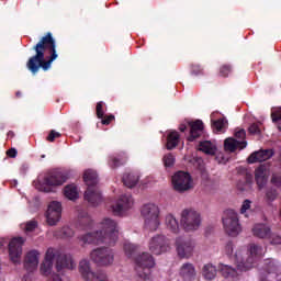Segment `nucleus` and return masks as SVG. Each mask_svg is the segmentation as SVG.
Wrapping results in <instances>:
<instances>
[{
    "label": "nucleus",
    "mask_w": 281,
    "mask_h": 281,
    "mask_svg": "<svg viewBox=\"0 0 281 281\" xmlns=\"http://www.w3.org/2000/svg\"><path fill=\"white\" fill-rule=\"evenodd\" d=\"M265 248L258 244H249L235 249L234 241H228L224 246V254L233 260L236 268L218 263L217 269L223 278H238L240 273L254 269L260 258L265 256Z\"/></svg>",
    "instance_id": "nucleus-1"
},
{
    "label": "nucleus",
    "mask_w": 281,
    "mask_h": 281,
    "mask_svg": "<svg viewBox=\"0 0 281 281\" xmlns=\"http://www.w3.org/2000/svg\"><path fill=\"white\" fill-rule=\"evenodd\" d=\"M35 55L31 57L26 64L29 71L36 76L38 69L47 71L52 68V64L58 54L56 53V40L52 36V33H47L41 41L34 46Z\"/></svg>",
    "instance_id": "nucleus-2"
},
{
    "label": "nucleus",
    "mask_w": 281,
    "mask_h": 281,
    "mask_svg": "<svg viewBox=\"0 0 281 281\" xmlns=\"http://www.w3.org/2000/svg\"><path fill=\"white\" fill-rule=\"evenodd\" d=\"M100 229L94 233H87L79 237L82 245H115L120 236V226L115 220L104 217L99 223Z\"/></svg>",
    "instance_id": "nucleus-3"
},
{
    "label": "nucleus",
    "mask_w": 281,
    "mask_h": 281,
    "mask_svg": "<svg viewBox=\"0 0 281 281\" xmlns=\"http://www.w3.org/2000/svg\"><path fill=\"white\" fill-rule=\"evenodd\" d=\"M54 260H56L55 268L58 273H60L63 269H68L69 271L76 269V261H74L71 255H63L58 248L50 247L46 250L44 260L40 266L42 276H52Z\"/></svg>",
    "instance_id": "nucleus-4"
},
{
    "label": "nucleus",
    "mask_w": 281,
    "mask_h": 281,
    "mask_svg": "<svg viewBox=\"0 0 281 281\" xmlns=\"http://www.w3.org/2000/svg\"><path fill=\"white\" fill-rule=\"evenodd\" d=\"M67 181V176L60 171H54L44 176H40L35 180L34 187L38 192H46L47 194L56 192V188L63 186Z\"/></svg>",
    "instance_id": "nucleus-5"
},
{
    "label": "nucleus",
    "mask_w": 281,
    "mask_h": 281,
    "mask_svg": "<svg viewBox=\"0 0 281 281\" xmlns=\"http://www.w3.org/2000/svg\"><path fill=\"white\" fill-rule=\"evenodd\" d=\"M140 215L144 218V227L148 232H157L161 226V209L153 202L146 203L140 209Z\"/></svg>",
    "instance_id": "nucleus-6"
},
{
    "label": "nucleus",
    "mask_w": 281,
    "mask_h": 281,
    "mask_svg": "<svg viewBox=\"0 0 281 281\" xmlns=\"http://www.w3.org/2000/svg\"><path fill=\"white\" fill-rule=\"evenodd\" d=\"M222 223L225 234L231 236V238H236L243 232L238 213L232 209L224 211Z\"/></svg>",
    "instance_id": "nucleus-7"
},
{
    "label": "nucleus",
    "mask_w": 281,
    "mask_h": 281,
    "mask_svg": "<svg viewBox=\"0 0 281 281\" xmlns=\"http://www.w3.org/2000/svg\"><path fill=\"white\" fill-rule=\"evenodd\" d=\"M155 267V258L148 252H143L135 258V271L142 280H150V269Z\"/></svg>",
    "instance_id": "nucleus-8"
},
{
    "label": "nucleus",
    "mask_w": 281,
    "mask_h": 281,
    "mask_svg": "<svg viewBox=\"0 0 281 281\" xmlns=\"http://www.w3.org/2000/svg\"><path fill=\"white\" fill-rule=\"evenodd\" d=\"M180 223L186 232H196L201 227V213L194 209H184L180 215Z\"/></svg>",
    "instance_id": "nucleus-9"
},
{
    "label": "nucleus",
    "mask_w": 281,
    "mask_h": 281,
    "mask_svg": "<svg viewBox=\"0 0 281 281\" xmlns=\"http://www.w3.org/2000/svg\"><path fill=\"white\" fill-rule=\"evenodd\" d=\"M259 281H281V263L274 259H268L259 273Z\"/></svg>",
    "instance_id": "nucleus-10"
},
{
    "label": "nucleus",
    "mask_w": 281,
    "mask_h": 281,
    "mask_svg": "<svg viewBox=\"0 0 281 281\" xmlns=\"http://www.w3.org/2000/svg\"><path fill=\"white\" fill-rule=\"evenodd\" d=\"M175 245L177 256L182 260H190L194 256V249H196V241L194 239L177 237Z\"/></svg>",
    "instance_id": "nucleus-11"
},
{
    "label": "nucleus",
    "mask_w": 281,
    "mask_h": 281,
    "mask_svg": "<svg viewBox=\"0 0 281 281\" xmlns=\"http://www.w3.org/2000/svg\"><path fill=\"white\" fill-rule=\"evenodd\" d=\"M90 259L99 267H111L115 260V252L110 248H95L90 252Z\"/></svg>",
    "instance_id": "nucleus-12"
},
{
    "label": "nucleus",
    "mask_w": 281,
    "mask_h": 281,
    "mask_svg": "<svg viewBox=\"0 0 281 281\" xmlns=\"http://www.w3.org/2000/svg\"><path fill=\"white\" fill-rule=\"evenodd\" d=\"M171 181L173 190H176V192L183 193L188 192V190H192L193 188L192 176L184 171L176 172Z\"/></svg>",
    "instance_id": "nucleus-13"
},
{
    "label": "nucleus",
    "mask_w": 281,
    "mask_h": 281,
    "mask_svg": "<svg viewBox=\"0 0 281 281\" xmlns=\"http://www.w3.org/2000/svg\"><path fill=\"white\" fill-rule=\"evenodd\" d=\"M23 245H25L24 237H14L9 243V258L13 265H21V257L23 256Z\"/></svg>",
    "instance_id": "nucleus-14"
},
{
    "label": "nucleus",
    "mask_w": 281,
    "mask_h": 281,
    "mask_svg": "<svg viewBox=\"0 0 281 281\" xmlns=\"http://www.w3.org/2000/svg\"><path fill=\"white\" fill-rule=\"evenodd\" d=\"M45 216L47 225H50V227L58 225L63 216V204L58 201L50 202L48 204Z\"/></svg>",
    "instance_id": "nucleus-15"
},
{
    "label": "nucleus",
    "mask_w": 281,
    "mask_h": 281,
    "mask_svg": "<svg viewBox=\"0 0 281 281\" xmlns=\"http://www.w3.org/2000/svg\"><path fill=\"white\" fill-rule=\"evenodd\" d=\"M149 250L155 256H161V254L170 251V240L164 235L154 236L149 240Z\"/></svg>",
    "instance_id": "nucleus-16"
},
{
    "label": "nucleus",
    "mask_w": 281,
    "mask_h": 281,
    "mask_svg": "<svg viewBox=\"0 0 281 281\" xmlns=\"http://www.w3.org/2000/svg\"><path fill=\"white\" fill-rule=\"evenodd\" d=\"M133 196L128 193L122 194L114 205H112L113 214L116 216H123L124 213L128 212L133 207Z\"/></svg>",
    "instance_id": "nucleus-17"
},
{
    "label": "nucleus",
    "mask_w": 281,
    "mask_h": 281,
    "mask_svg": "<svg viewBox=\"0 0 281 281\" xmlns=\"http://www.w3.org/2000/svg\"><path fill=\"white\" fill-rule=\"evenodd\" d=\"M190 126V135L188 136V142H194V139L203 135V121L196 120L195 122H184L180 124L179 131L181 133L186 132V128Z\"/></svg>",
    "instance_id": "nucleus-18"
},
{
    "label": "nucleus",
    "mask_w": 281,
    "mask_h": 281,
    "mask_svg": "<svg viewBox=\"0 0 281 281\" xmlns=\"http://www.w3.org/2000/svg\"><path fill=\"white\" fill-rule=\"evenodd\" d=\"M41 259V252L38 250H30L24 259V269L26 271H36L38 269V262Z\"/></svg>",
    "instance_id": "nucleus-19"
},
{
    "label": "nucleus",
    "mask_w": 281,
    "mask_h": 281,
    "mask_svg": "<svg viewBox=\"0 0 281 281\" xmlns=\"http://www.w3.org/2000/svg\"><path fill=\"white\" fill-rule=\"evenodd\" d=\"M269 167L267 165H261L255 170V180L259 188V190H262L265 186H267V181H269Z\"/></svg>",
    "instance_id": "nucleus-20"
},
{
    "label": "nucleus",
    "mask_w": 281,
    "mask_h": 281,
    "mask_svg": "<svg viewBox=\"0 0 281 281\" xmlns=\"http://www.w3.org/2000/svg\"><path fill=\"white\" fill-rule=\"evenodd\" d=\"M251 232L255 238H260L261 240L271 238V226L269 224L257 223L252 226Z\"/></svg>",
    "instance_id": "nucleus-21"
},
{
    "label": "nucleus",
    "mask_w": 281,
    "mask_h": 281,
    "mask_svg": "<svg viewBox=\"0 0 281 281\" xmlns=\"http://www.w3.org/2000/svg\"><path fill=\"white\" fill-rule=\"evenodd\" d=\"M273 157V149H260L254 151L247 159L248 164H260Z\"/></svg>",
    "instance_id": "nucleus-22"
},
{
    "label": "nucleus",
    "mask_w": 281,
    "mask_h": 281,
    "mask_svg": "<svg viewBox=\"0 0 281 281\" xmlns=\"http://www.w3.org/2000/svg\"><path fill=\"white\" fill-rule=\"evenodd\" d=\"M85 200L88 201L90 205H100V203H102V193L100 192V189L97 187H88L85 192Z\"/></svg>",
    "instance_id": "nucleus-23"
},
{
    "label": "nucleus",
    "mask_w": 281,
    "mask_h": 281,
    "mask_svg": "<svg viewBox=\"0 0 281 281\" xmlns=\"http://www.w3.org/2000/svg\"><path fill=\"white\" fill-rule=\"evenodd\" d=\"M244 148H247V140H238L233 137L224 140V149L227 153H236V150H243Z\"/></svg>",
    "instance_id": "nucleus-24"
},
{
    "label": "nucleus",
    "mask_w": 281,
    "mask_h": 281,
    "mask_svg": "<svg viewBox=\"0 0 281 281\" xmlns=\"http://www.w3.org/2000/svg\"><path fill=\"white\" fill-rule=\"evenodd\" d=\"M79 273L83 278V280H93L95 277V272L91 270V262L88 259H82L79 262Z\"/></svg>",
    "instance_id": "nucleus-25"
},
{
    "label": "nucleus",
    "mask_w": 281,
    "mask_h": 281,
    "mask_svg": "<svg viewBox=\"0 0 281 281\" xmlns=\"http://www.w3.org/2000/svg\"><path fill=\"white\" fill-rule=\"evenodd\" d=\"M165 225L167 227V229L169 232H171V234H179L180 232V227H179V221L177 220V217L175 215H172V213H168L165 216Z\"/></svg>",
    "instance_id": "nucleus-26"
},
{
    "label": "nucleus",
    "mask_w": 281,
    "mask_h": 281,
    "mask_svg": "<svg viewBox=\"0 0 281 281\" xmlns=\"http://www.w3.org/2000/svg\"><path fill=\"white\" fill-rule=\"evenodd\" d=\"M180 276L184 280H194L196 277V270L194 269V265L187 262L180 268Z\"/></svg>",
    "instance_id": "nucleus-27"
},
{
    "label": "nucleus",
    "mask_w": 281,
    "mask_h": 281,
    "mask_svg": "<svg viewBox=\"0 0 281 281\" xmlns=\"http://www.w3.org/2000/svg\"><path fill=\"white\" fill-rule=\"evenodd\" d=\"M83 181L88 188H95L98 186V173L93 169L86 170Z\"/></svg>",
    "instance_id": "nucleus-28"
},
{
    "label": "nucleus",
    "mask_w": 281,
    "mask_h": 281,
    "mask_svg": "<svg viewBox=\"0 0 281 281\" xmlns=\"http://www.w3.org/2000/svg\"><path fill=\"white\" fill-rule=\"evenodd\" d=\"M93 227V221L87 213H81L77 223V229H91Z\"/></svg>",
    "instance_id": "nucleus-29"
},
{
    "label": "nucleus",
    "mask_w": 281,
    "mask_h": 281,
    "mask_svg": "<svg viewBox=\"0 0 281 281\" xmlns=\"http://www.w3.org/2000/svg\"><path fill=\"white\" fill-rule=\"evenodd\" d=\"M199 150L204 153L205 155H216V144L212 140L200 142Z\"/></svg>",
    "instance_id": "nucleus-30"
},
{
    "label": "nucleus",
    "mask_w": 281,
    "mask_h": 281,
    "mask_svg": "<svg viewBox=\"0 0 281 281\" xmlns=\"http://www.w3.org/2000/svg\"><path fill=\"white\" fill-rule=\"evenodd\" d=\"M211 120L213 122V128L217 133H225L227 131L228 122L227 119L223 117L217 121H214V113L211 115Z\"/></svg>",
    "instance_id": "nucleus-31"
},
{
    "label": "nucleus",
    "mask_w": 281,
    "mask_h": 281,
    "mask_svg": "<svg viewBox=\"0 0 281 281\" xmlns=\"http://www.w3.org/2000/svg\"><path fill=\"white\" fill-rule=\"evenodd\" d=\"M177 146H179V133L172 131L167 136V149L172 150V148H177Z\"/></svg>",
    "instance_id": "nucleus-32"
},
{
    "label": "nucleus",
    "mask_w": 281,
    "mask_h": 281,
    "mask_svg": "<svg viewBox=\"0 0 281 281\" xmlns=\"http://www.w3.org/2000/svg\"><path fill=\"white\" fill-rule=\"evenodd\" d=\"M138 181L139 176H137L136 173H125L123 176V183L124 186H126V188H135Z\"/></svg>",
    "instance_id": "nucleus-33"
},
{
    "label": "nucleus",
    "mask_w": 281,
    "mask_h": 281,
    "mask_svg": "<svg viewBox=\"0 0 281 281\" xmlns=\"http://www.w3.org/2000/svg\"><path fill=\"white\" fill-rule=\"evenodd\" d=\"M64 194L69 201H76L78 199V187L76 184H68L64 189Z\"/></svg>",
    "instance_id": "nucleus-34"
},
{
    "label": "nucleus",
    "mask_w": 281,
    "mask_h": 281,
    "mask_svg": "<svg viewBox=\"0 0 281 281\" xmlns=\"http://www.w3.org/2000/svg\"><path fill=\"white\" fill-rule=\"evenodd\" d=\"M202 273L205 280H214V278H216V267H214L212 263H206L203 267Z\"/></svg>",
    "instance_id": "nucleus-35"
},
{
    "label": "nucleus",
    "mask_w": 281,
    "mask_h": 281,
    "mask_svg": "<svg viewBox=\"0 0 281 281\" xmlns=\"http://www.w3.org/2000/svg\"><path fill=\"white\" fill-rule=\"evenodd\" d=\"M123 249H124L125 256L127 258H132L133 254H135V251H137V249H139V246H137L135 244H131V241H125Z\"/></svg>",
    "instance_id": "nucleus-36"
},
{
    "label": "nucleus",
    "mask_w": 281,
    "mask_h": 281,
    "mask_svg": "<svg viewBox=\"0 0 281 281\" xmlns=\"http://www.w3.org/2000/svg\"><path fill=\"white\" fill-rule=\"evenodd\" d=\"M20 227L21 229H23V232H25V234H30L38 227V222H36L35 220H31L24 224H21Z\"/></svg>",
    "instance_id": "nucleus-37"
},
{
    "label": "nucleus",
    "mask_w": 281,
    "mask_h": 281,
    "mask_svg": "<svg viewBox=\"0 0 281 281\" xmlns=\"http://www.w3.org/2000/svg\"><path fill=\"white\" fill-rule=\"evenodd\" d=\"M123 164H126V157H123V156L110 157L109 166H111V168H117L120 166H123Z\"/></svg>",
    "instance_id": "nucleus-38"
},
{
    "label": "nucleus",
    "mask_w": 281,
    "mask_h": 281,
    "mask_svg": "<svg viewBox=\"0 0 281 281\" xmlns=\"http://www.w3.org/2000/svg\"><path fill=\"white\" fill-rule=\"evenodd\" d=\"M271 119L278 125L279 131L281 132V108H273L271 111Z\"/></svg>",
    "instance_id": "nucleus-39"
},
{
    "label": "nucleus",
    "mask_w": 281,
    "mask_h": 281,
    "mask_svg": "<svg viewBox=\"0 0 281 281\" xmlns=\"http://www.w3.org/2000/svg\"><path fill=\"white\" fill-rule=\"evenodd\" d=\"M58 238H71L74 236V229L66 226L63 227L58 233L55 234Z\"/></svg>",
    "instance_id": "nucleus-40"
},
{
    "label": "nucleus",
    "mask_w": 281,
    "mask_h": 281,
    "mask_svg": "<svg viewBox=\"0 0 281 281\" xmlns=\"http://www.w3.org/2000/svg\"><path fill=\"white\" fill-rule=\"evenodd\" d=\"M278 199V190L270 188L266 191V201L267 203H273Z\"/></svg>",
    "instance_id": "nucleus-41"
},
{
    "label": "nucleus",
    "mask_w": 281,
    "mask_h": 281,
    "mask_svg": "<svg viewBox=\"0 0 281 281\" xmlns=\"http://www.w3.org/2000/svg\"><path fill=\"white\" fill-rule=\"evenodd\" d=\"M162 161L166 168H172L175 166V155L167 154L164 156Z\"/></svg>",
    "instance_id": "nucleus-42"
},
{
    "label": "nucleus",
    "mask_w": 281,
    "mask_h": 281,
    "mask_svg": "<svg viewBox=\"0 0 281 281\" xmlns=\"http://www.w3.org/2000/svg\"><path fill=\"white\" fill-rule=\"evenodd\" d=\"M89 281H109V277H106L105 272L99 271L94 272V277Z\"/></svg>",
    "instance_id": "nucleus-43"
},
{
    "label": "nucleus",
    "mask_w": 281,
    "mask_h": 281,
    "mask_svg": "<svg viewBox=\"0 0 281 281\" xmlns=\"http://www.w3.org/2000/svg\"><path fill=\"white\" fill-rule=\"evenodd\" d=\"M271 183L272 186H276V188H281V173H273Z\"/></svg>",
    "instance_id": "nucleus-44"
},
{
    "label": "nucleus",
    "mask_w": 281,
    "mask_h": 281,
    "mask_svg": "<svg viewBox=\"0 0 281 281\" xmlns=\"http://www.w3.org/2000/svg\"><path fill=\"white\" fill-rule=\"evenodd\" d=\"M250 135H260V124L254 123L248 128Z\"/></svg>",
    "instance_id": "nucleus-45"
},
{
    "label": "nucleus",
    "mask_w": 281,
    "mask_h": 281,
    "mask_svg": "<svg viewBox=\"0 0 281 281\" xmlns=\"http://www.w3.org/2000/svg\"><path fill=\"white\" fill-rule=\"evenodd\" d=\"M268 239L270 240V245H281V236L278 234L271 233Z\"/></svg>",
    "instance_id": "nucleus-46"
},
{
    "label": "nucleus",
    "mask_w": 281,
    "mask_h": 281,
    "mask_svg": "<svg viewBox=\"0 0 281 281\" xmlns=\"http://www.w3.org/2000/svg\"><path fill=\"white\" fill-rule=\"evenodd\" d=\"M235 137L237 139V142H245V137H247V133L245 132V130H238L235 132Z\"/></svg>",
    "instance_id": "nucleus-47"
},
{
    "label": "nucleus",
    "mask_w": 281,
    "mask_h": 281,
    "mask_svg": "<svg viewBox=\"0 0 281 281\" xmlns=\"http://www.w3.org/2000/svg\"><path fill=\"white\" fill-rule=\"evenodd\" d=\"M250 209H251V201L245 200L240 207V214H245V212H247V210H250Z\"/></svg>",
    "instance_id": "nucleus-48"
},
{
    "label": "nucleus",
    "mask_w": 281,
    "mask_h": 281,
    "mask_svg": "<svg viewBox=\"0 0 281 281\" xmlns=\"http://www.w3.org/2000/svg\"><path fill=\"white\" fill-rule=\"evenodd\" d=\"M103 104H104V102H102V101L97 103V116L99 117V120H102V117H104V111H102Z\"/></svg>",
    "instance_id": "nucleus-49"
},
{
    "label": "nucleus",
    "mask_w": 281,
    "mask_h": 281,
    "mask_svg": "<svg viewBox=\"0 0 281 281\" xmlns=\"http://www.w3.org/2000/svg\"><path fill=\"white\" fill-rule=\"evenodd\" d=\"M231 72H232V67L227 65L223 66L220 70V75L223 76L224 78H226V76H229Z\"/></svg>",
    "instance_id": "nucleus-50"
},
{
    "label": "nucleus",
    "mask_w": 281,
    "mask_h": 281,
    "mask_svg": "<svg viewBox=\"0 0 281 281\" xmlns=\"http://www.w3.org/2000/svg\"><path fill=\"white\" fill-rule=\"evenodd\" d=\"M56 137H60V133L52 130L47 136V142H54V139H56Z\"/></svg>",
    "instance_id": "nucleus-51"
},
{
    "label": "nucleus",
    "mask_w": 281,
    "mask_h": 281,
    "mask_svg": "<svg viewBox=\"0 0 281 281\" xmlns=\"http://www.w3.org/2000/svg\"><path fill=\"white\" fill-rule=\"evenodd\" d=\"M113 120H115V115L111 114V115L105 116V117L101 121V123H102V124H105V125H109V124H111V122H113Z\"/></svg>",
    "instance_id": "nucleus-52"
},
{
    "label": "nucleus",
    "mask_w": 281,
    "mask_h": 281,
    "mask_svg": "<svg viewBox=\"0 0 281 281\" xmlns=\"http://www.w3.org/2000/svg\"><path fill=\"white\" fill-rule=\"evenodd\" d=\"M192 74H194V76H199V74H201V66L193 65L192 66Z\"/></svg>",
    "instance_id": "nucleus-53"
},
{
    "label": "nucleus",
    "mask_w": 281,
    "mask_h": 281,
    "mask_svg": "<svg viewBox=\"0 0 281 281\" xmlns=\"http://www.w3.org/2000/svg\"><path fill=\"white\" fill-rule=\"evenodd\" d=\"M7 155H9L10 157L14 158L16 157V149L12 148V149H9L7 151Z\"/></svg>",
    "instance_id": "nucleus-54"
},
{
    "label": "nucleus",
    "mask_w": 281,
    "mask_h": 281,
    "mask_svg": "<svg viewBox=\"0 0 281 281\" xmlns=\"http://www.w3.org/2000/svg\"><path fill=\"white\" fill-rule=\"evenodd\" d=\"M8 137H14V133L13 132H9L8 133Z\"/></svg>",
    "instance_id": "nucleus-55"
},
{
    "label": "nucleus",
    "mask_w": 281,
    "mask_h": 281,
    "mask_svg": "<svg viewBox=\"0 0 281 281\" xmlns=\"http://www.w3.org/2000/svg\"><path fill=\"white\" fill-rule=\"evenodd\" d=\"M16 95H21V93H20V92H16Z\"/></svg>",
    "instance_id": "nucleus-56"
},
{
    "label": "nucleus",
    "mask_w": 281,
    "mask_h": 281,
    "mask_svg": "<svg viewBox=\"0 0 281 281\" xmlns=\"http://www.w3.org/2000/svg\"><path fill=\"white\" fill-rule=\"evenodd\" d=\"M0 245H1V247H3V243H1Z\"/></svg>",
    "instance_id": "nucleus-57"
}]
</instances>
